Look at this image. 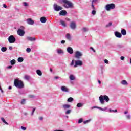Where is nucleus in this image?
I'll return each instance as SVG.
<instances>
[{
	"mask_svg": "<svg viewBox=\"0 0 131 131\" xmlns=\"http://www.w3.org/2000/svg\"><path fill=\"white\" fill-rule=\"evenodd\" d=\"M53 9L54 11L56 12H59V11H61L62 10V7L58 6L57 4H54L53 5Z\"/></svg>",
	"mask_w": 131,
	"mask_h": 131,
	"instance_id": "423d86ee",
	"label": "nucleus"
},
{
	"mask_svg": "<svg viewBox=\"0 0 131 131\" xmlns=\"http://www.w3.org/2000/svg\"><path fill=\"white\" fill-rule=\"evenodd\" d=\"M73 101V98L72 97H70L68 99V102L71 103Z\"/></svg>",
	"mask_w": 131,
	"mask_h": 131,
	"instance_id": "473e14b6",
	"label": "nucleus"
},
{
	"mask_svg": "<svg viewBox=\"0 0 131 131\" xmlns=\"http://www.w3.org/2000/svg\"><path fill=\"white\" fill-rule=\"evenodd\" d=\"M1 120L3 121V122H4V123H5V124H7V125L9 124L8 122H6V120H5L4 118H2Z\"/></svg>",
	"mask_w": 131,
	"mask_h": 131,
	"instance_id": "f704fd0d",
	"label": "nucleus"
},
{
	"mask_svg": "<svg viewBox=\"0 0 131 131\" xmlns=\"http://www.w3.org/2000/svg\"><path fill=\"white\" fill-rule=\"evenodd\" d=\"M26 39L27 40H29V41H35L36 40V39L34 37H27Z\"/></svg>",
	"mask_w": 131,
	"mask_h": 131,
	"instance_id": "2eb2a0df",
	"label": "nucleus"
},
{
	"mask_svg": "<svg viewBox=\"0 0 131 131\" xmlns=\"http://www.w3.org/2000/svg\"><path fill=\"white\" fill-rule=\"evenodd\" d=\"M121 60H122V61H123V60H124V57L121 56Z\"/></svg>",
	"mask_w": 131,
	"mask_h": 131,
	"instance_id": "864d4df0",
	"label": "nucleus"
},
{
	"mask_svg": "<svg viewBox=\"0 0 131 131\" xmlns=\"http://www.w3.org/2000/svg\"><path fill=\"white\" fill-rule=\"evenodd\" d=\"M24 59L23 57H19L17 59L18 62H19V63H22V61H24Z\"/></svg>",
	"mask_w": 131,
	"mask_h": 131,
	"instance_id": "c85d7f7f",
	"label": "nucleus"
},
{
	"mask_svg": "<svg viewBox=\"0 0 131 131\" xmlns=\"http://www.w3.org/2000/svg\"><path fill=\"white\" fill-rule=\"evenodd\" d=\"M7 50H8V49L7 48V47H3L1 48V51L2 52H3V53H5V52H7Z\"/></svg>",
	"mask_w": 131,
	"mask_h": 131,
	"instance_id": "b1692460",
	"label": "nucleus"
},
{
	"mask_svg": "<svg viewBox=\"0 0 131 131\" xmlns=\"http://www.w3.org/2000/svg\"><path fill=\"white\" fill-rule=\"evenodd\" d=\"M93 9V11L92 12V15H96V7H94V9Z\"/></svg>",
	"mask_w": 131,
	"mask_h": 131,
	"instance_id": "2f4dec72",
	"label": "nucleus"
},
{
	"mask_svg": "<svg viewBox=\"0 0 131 131\" xmlns=\"http://www.w3.org/2000/svg\"><path fill=\"white\" fill-rule=\"evenodd\" d=\"M82 56V53L79 51H76L75 52V57L76 59H80V57Z\"/></svg>",
	"mask_w": 131,
	"mask_h": 131,
	"instance_id": "1a4fd4ad",
	"label": "nucleus"
},
{
	"mask_svg": "<svg viewBox=\"0 0 131 131\" xmlns=\"http://www.w3.org/2000/svg\"><path fill=\"white\" fill-rule=\"evenodd\" d=\"M121 32L122 35H126V30H125V29H122Z\"/></svg>",
	"mask_w": 131,
	"mask_h": 131,
	"instance_id": "5701e85b",
	"label": "nucleus"
},
{
	"mask_svg": "<svg viewBox=\"0 0 131 131\" xmlns=\"http://www.w3.org/2000/svg\"><path fill=\"white\" fill-rule=\"evenodd\" d=\"M83 106V103H78L77 104V107L78 108H80V107H82Z\"/></svg>",
	"mask_w": 131,
	"mask_h": 131,
	"instance_id": "c756f323",
	"label": "nucleus"
},
{
	"mask_svg": "<svg viewBox=\"0 0 131 131\" xmlns=\"http://www.w3.org/2000/svg\"><path fill=\"white\" fill-rule=\"evenodd\" d=\"M104 63H105V64H108V63H109V61H108V60L105 59V60H104Z\"/></svg>",
	"mask_w": 131,
	"mask_h": 131,
	"instance_id": "de8ad7c7",
	"label": "nucleus"
},
{
	"mask_svg": "<svg viewBox=\"0 0 131 131\" xmlns=\"http://www.w3.org/2000/svg\"><path fill=\"white\" fill-rule=\"evenodd\" d=\"M117 48H122V45L118 44L117 45Z\"/></svg>",
	"mask_w": 131,
	"mask_h": 131,
	"instance_id": "49530a36",
	"label": "nucleus"
},
{
	"mask_svg": "<svg viewBox=\"0 0 131 131\" xmlns=\"http://www.w3.org/2000/svg\"><path fill=\"white\" fill-rule=\"evenodd\" d=\"M26 21L27 24H29V25H33L34 24V21L31 18H28Z\"/></svg>",
	"mask_w": 131,
	"mask_h": 131,
	"instance_id": "9d476101",
	"label": "nucleus"
},
{
	"mask_svg": "<svg viewBox=\"0 0 131 131\" xmlns=\"http://www.w3.org/2000/svg\"><path fill=\"white\" fill-rule=\"evenodd\" d=\"M71 29H75L76 28V23L75 22H71L70 25Z\"/></svg>",
	"mask_w": 131,
	"mask_h": 131,
	"instance_id": "9b49d317",
	"label": "nucleus"
},
{
	"mask_svg": "<svg viewBox=\"0 0 131 131\" xmlns=\"http://www.w3.org/2000/svg\"><path fill=\"white\" fill-rule=\"evenodd\" d=\"M91 50H92V51L94 50V48L93 47L90 48Z\"/></svg>",
	"mask_w": 131,
	"mask_h": 131,
	"instance_id": "338daca9",
	"label": "nucleus"
},
{
	"mask_svg": "<svg viewBox=\"0 0 131 131\" xmlns=\"http://www.w3.org/2000/svg\"><path fill=\"white\" fill-rule=\"evenodd\" d=\"M115 35L118 38H121V36H122V35L118 32H115Z\"/></svg>",
	"mask_w": 131,
	"mask_h": 131,
	"instance_id": "4468645a",
	"label": "nucleus"
},
{
	"mask_svg": "<svg viewBox=\"0 0 131 131\" xmlns=\"http://www.w3.org/2000/svg\"><path fill=\"white\" fill-rule=\"evenodd\" d=\"M74 62H75V61H74V60H72V62L70 64L71 66H73L74 65Z\"/></svg>",
	"mask_w": 131,
	"mask_h": 131,
	"instance_id": "a19ab883",
	"label": "nucleus"
},
{
	"mask_svg": "<svg viewBox=\"0 0 131 131\" xmlns=\"http://www.w3.org/2000/svg\"><path fill=\"white\" fill-rule=\"evenodd\" d=\"M71 113V110H68L66 112V114L68 115Z\"/></svg>",
	"mask_w": 131,
	"mask_h": 131,
	"instance_id": "c9c22d12",
	"label": "nucleus"
},
{
	"mask_svg": "<svg viewBox=\"0 0 131 131\" xmlns=\"http://www.w3.org/2000/svg\"><path fill=\"white\" fill-rule=\"evenodd\" d=\"M126 117L127 119H131V116L129 114L126 115Z\"/></svg>",
	"mask_w": 131,
	"mask_h": 131,
	"instance_id": "58836bf2",
	"label": "nucleus"
},
{
	"mask_svg": "<svg viewBox=\"0 0 131 131\" xmlns=\"http://www.w3.org/2000/svg\"><path fill=\"white\" fill-rule=\"evenodd\" d=\"M24 6H25V7H27V3L26 2H24L23 3Z\"/></svg>",
	"mask_w": 131,
	"mask_h": 131,
	"instance_id": "8fccbe9b",
	"label": "nucleus"
},
{
	"mask_svg": "<svg viewBox=\"0 0 131 131\" xmlns=\"http://www.w3.org/2000/svg\"><path fill=\"white\" fill-rule=\"evenodd\" d=\"M61 43H62V45H64V43H65V40H63L61 41Z\"/></svg>",
	"mask_w": 131,
	"mask_h": 131,
	"instance_id": "603ef678",
	"label": "nucleus"
},
{
	"mask_svg": "<svg viewBox=\"0 0 131 131\" xmlns=\"http://www.w3.org/2000/svg\"><path fill=\"white\" fill-rule=\"evenodd\" d=\"M54 131H64L63 130H54Z\"/></svg>",
	"mask_w": 131,
	"mask_h": 131,
	"instance_id": "680f3d73",
	"label": "nucleus"
},
{
	"mask_svg": "<svg viewBox=\"0 0 131 131\" xmlns=\"http://www.w3.org/2000/svg\"><path fill=\"white\" fill-rule=\"evenodd\" d=\"M57 52L58 54H63V53H64L63 50H62V49H57Z\"/></svg>",
	"mask_w": 131,
	"mask_h": 131,
	"instance_id": "393cba45",
	"label": "nucleus"
},
{
	"mask_svg": "<svg viewBox=\"0 0 131 131\" xmlns=\"http://www.w3.org/2000/svg\"><path fill=\"white\" fill-rule=\"evenodd\" d=\"M82 121H83V120L81 118V119H79L78 123H81V122H82Z\"/></svg>",
	"mask_w": 131,
	"mask_h": 131,
	"instance_id": "79ce46f5",
	"label": "nucleus"
},
{
	"mask_svg": "<svg viewBox=\"0 0 131 131\" xmlns=\"http://www.w3.org/2000/svg\"><path fill=\"white\" fill-rule=\"evenodd\" d=\"M9 90H12V86H10L8 88Z\"/></svg>",
	"mask_w": 131,
	"mask_h": 131,
	"instance_id": "052dcab7",
	"label": "nucleus"
},
{
	"mask_svg": "<svg viewBox=\"0 0 131 131\" xmlns=\"http://www.w3.org/2000/svg\"><path fill=\"white\" fill-rule=\"evenodd\" d=\"M71 106L69 104H63L62 105V108L63 109H64V110H67V109H69V108H70Z\"/></svg>",
	"mask_w": 131,
	"mask_h": 131,
	"instance_id": "dca6fc26",
	"label": "nucleus"
},
{
	"mask_svg": "<svg viewBox=\"0 0 131 131\" xmlns=\"http://www.w3.org/2000/svg\"><path fill=\"white\" fill-rule=\"evenodd\" d=\"M42 119H43V118L42 117H39V120H42Z\"/></svg>",
	"mask_w": 131,
	"mask_h": 131,
	"instance_id": "6e6d98bb",
	"label": "nucleus"
},
{
	"mask_svg": "<svg viewBox=\"0 0 131 131\" xmlns=\"http://www.w3.org/2000/svg\"><path fill=\"white\" fill-rule=\"evenodd\" d=\"M56 79H59V77H55Z\"/></svg>",
	"mask_w": 131,
	"mask_h": 131,
	"instance_id": "0e129e2a",
	"label": "nucleus"
},
{
	"mask_svg": "<svg viewBox=\"0 0 131 131\" xmlns=\"http://www.w3.org/2000/svg\"><path fill=\"white\" fill-rule=\"evenodd\" d=\"M105 9L106 11H110L111 10H114L115 9V4L111 3L105 6Z\"/></svg>",
	"mask_w": 131,
	"mask_h": 131,
	"instance_id": "20e7f679",
	"label": "nucleus"
},
{
	"mask_svg": "<svg viewBox=\"0 0 131 131\" xmlns=\"http://www.w3.org/2000/svg\"><path fill=\"white\" fill-rule=\"evenodd\" d=\"M36 73L39 75V76H41V75H42V72H41V71H40V70H37Z\"/></svg>",
	"mask_w": 131,
	"mask_h": 131,
	"instance_id": "4be33fe9",
	"label": "nucleus"
},
{
	"mask_svg": "<svg viewBox=\"0 0 131 131\" xmlns=\"http://www.w3.org/2000/svg\"><path fill=\"white\" fill-rule=\"evenodd\" d=\"M26 102V100L25 99H23L21 102V105H24V104H25Z\"/></svg>",
	"mask_w": 131,
	"mask_h": 131,
	"instance_id": "4c0bfd02",
	"label": "nucleus"
},
{
	"mask_svg": "<svg viewBox=\"0 0 131 131\" xmlns=\"http://www.w3.org/2000/svg\"><path fill=\"white\" fill-rule=\"evenodd\" d=\"M12 67L10 66H8V68L9 69H11V68H12Z\"/></svg>",
	"mask_w": 131,
	"mask_h": 131,
	"instance_id": "bf43d9fd",
	"label": "nucleus"
},
{
	"mask_svg": "<svg viewBox=\"0 0 131 131\" xmlns=\"http://www.w3.org/2000/svg\"><path fill=\"white\" fill-rule=\"evenodd\" d=\"M9 50H10V51H12V50H13V47H12V46H10V47H9Z\"/></svg>",
	"mask_w": 131,
	"mask_h": 131,
	"instance_id": "3c124183",
	"label": "nucleus"
},
{
	"mask_svg": "<svg viewBox=\"0 0 131 131\" xmlns=\"http://www.w3.org/2000/svg\"><path fill=\"white\" fill-rule=\"evenodd\" d=\"M11 65H15L16 64V60L15 59H13L10 61Z\"/></svg>",
	"mask_w": 131,
	"mask_h": 131,
	"instance_id": "7c9ffc66",
	"label": "nucleus"
},
{
	"mask_svg": "<svg viewBox=\"0 0 131 131\" xmlns=\"http://www.w3.org/2000/svg\"><path fill=\"white\" fill-rule=\"evenodd\" d=\"M60 2L61 3H63L64 4V7L66 8L67 9H68L69 8H72L73 7V3L72 2H70L68 0H60Z\"/></svg>",
	"mask_w": 131,
	"mask_h": 131,
	"instance_id": "f03ea898",
	"label": "nucleus"
},
{
	"mask_svg": "<svg viewBox=\"0 0 131 131\" xmlns=\"http://www.w3.org/2000/svg\"><path fill=\"white\" fill-rule=\"evenodd\" d=\"M90 121H91V120H86V121H84L83 122V123H84V124H86V123H88V122H90Z\"/></svg>",
	"mask_w": 131,
	"mask_h": 131,
	"instance_id": "c03bdc74",
	"label": "nucleus"
},
{
	"mask_svg": "<svg viewBox=\"0 0 131 131\" xmlns=\"http://www.w3.org/2000/svg\"><path fill=\"white\" fill-rule=\"evenodd\" d=\"M94 108L99 109L100 110H101V111H106L107 107H104V108L97 106H93V107H92V109Z\"/></svg>",
	"mask_w": 131,
	"mask_h": 131,
	"instance_id": "ddd939ff",
	"label": "nucleus"
},
{
	"mask_svg": "<svg viewBox=\"0 0 131 131\" xmlns=\"http://www.w3.org/2000/svg\"><path fill=\"white\" fill-rule=\"evenodd\" d=\"M60 23L63 27H66V23L63 20H60Z\"/></svg>",
	"mask_w": 131,
	"mask_h": 131,
	"instance_id": "a878e982",
	"label": "nucleus"
},
{
	"mask_svg": "<svg viewBox=\"0 0 131 131\" xmlns=\"http://www.w3.org/2000/svg\"><path fill=\"white\" fill-rule=\"evenodd\" d=\"M93 51L94 52V53H96V50H95V49H94Z\"/></svg>",
	"mask_w": 131,
	"mask_h": 131,
	"instance_id": "774afa93",
	"label": "nucleus"
},
{
	"mask_svg": "<svg viewBox=\"0 0 131 131\" xmlns=\"http://www.w3.org/2000/svg\"><path fill=\"white\" fill-rule=\"evenodd\" d=\"M77 66H82V61H81V60H78L75 61V65H74V67L76 68Z\"/></svg>",
	"mask_w": 131,
	"mask_h": 131,
	"instance_id": "0eeeda50",
	"label": "nucleus"
},
{
	"mask_svg": "<svg viewBox=\"0 0 131 131\" xmlns=\"http://www.w3.org/2000/svg\"><path fill=\"white\" fill-rule=\"evenodd\" d=\"M121 84H123L124 85H127V82L125 80H123L121 82Z\"/></svg>",
	"mask_w": 131,
	"mask_h": 131,
	"instance_id": "cd10ccee",
	"label": "nucleus"
},
{
	"mask_svg": "<svg viewBox=\"0 0 131 131\" xmlns=\"http://www.w3.org/2000/svg\"><path fill=\"white\" fill-rule=\"evenodd\" d=\"M67 52L69 54H73V49L71 47H68L67 48Z\"/></svg>",
	"mask_w": 131,
	"mask_h": 131,
	"instance_id": "a211bd4d",
	"label": "nucleus"
},
{
	"mask_svg": "<svg viewBox=\"0 0 131 131\" xmlns=\"http://www.w3.org/2000/svg\"><path fill=\"white\" fill-rule=\"evenodd\" d=\"M17 34L18 35H19V36H24V34H25V31L21 29H19L17 30Z\"/></svg>",
	"mask_w": 131,
	"mask_h": 131,
	"instance_id": "6e6552de",
	"label": "nucleus"
},
{
	"mask_svg": "<svg viewBox=\"0 0 131 131\" xmlns=\"http://www.w3.org/2000/svg\"><path fill=\"white\" fill-rule=\"evenodd\" d=\"M66 21H70V19H69L68 18H66Z\"/></svg>",
	"mask_w": 131,
	"mask_h": 131,
	"instance_id": "4d7b16f0",
	"label": "nucleus"
},
{
	"mask_svg": "<svg viewBox=\"0 0 131 131\" xmlns=\"http://www.w3.org/2000/svg\"><path fill=\"white\" fill-rule=\"evenodd\" d=\"M40 21L41 23H46V22H47V18H46V17H41Z\"/></svg>",
	"mask_w": 131,
	"mask_h": 131,
	"instance_id": "6ab92c4d",
	"label": "nucleus"
},
{
	"mask_svg": "<svg viewBox=\"0 0 131 131\" xmlns=\"http://www.w3.org/2000/svg\"><path fill=\"white\" fill-rule=\"evenodd\" d=\"M109 112H117V110H112L111 109H110L109 110Z\"/></svg>",
	"mask_w": 131,
	"mask_h": 131,
	"instance_id": "ea45409f",
	"label": "nucleus"
},
{
	"mask_svg": "<svg viewBox=\"0 0 131 131\" xmlns=\"http://www.w3.org/2000/svg\"><path fill=\"white\" fill-rule=\"evenodd\" d=\"M3 7L4 8H7V5H6V4H4Z\"/></svg>",
	"mask_w": 131,
	"mask_h": 131,
	"instance_id": "13d9d810",
	"label": "nucleus"
},
{
	"mask_svg": "<svg viewBox=\"0 0 131 131\" xmlns=\"http://www.w3.org/2000/svg\"><path fill=\"white\" fill-rule=\"evenodd\" d=\"M20 28H21V29H23L24 28V27H23V26H21L20 27Z\"/></svg>",
	"mask_w": 131,
	"mask_h": 131,
	"instance_id": "e2e57ef3",
	"label": "nucleus"
},
{
	"mask_svg": "<svg viewBox=\"0 0 131 131\" xmlns=\"http://www.w3.org/2000/svg\"><path fill=\"white\" fill-rule=\"evenodd\" d=\"M8 41L9 43H14L16 41V38L13 35H10L8 37Z\"/></svg>",
	"mask_w": 131,
	"mask_h": 131,
	"instance_id": "39448f33",
	"label": "nucleus"
},
{
	"mask_svg": "<svg viewBox=\"0 0 131 131\" xmlns=\"http://www.w3.org/2000/svg\"><path fill=\"white\" fill-rule=\"evenodd\" d=\"M21 129H23V130H26V127L21 126Z\"/></svg>",
	"mask_w": 131,
	"mask_h": 131,
	"instance_id": "09e8293b",
	"label": "nucleus"
},
{
	"mask_svg": "<svg viewBox=\"0 0 131 131\" xmlns=\"http://www.w3.org/2000/svg\"><path fill=\"white\" fill-rule=\"evenodd\" d=\"M88 30H89V29L85 27L83 28L82 29V31H83V32H86V31H88Z\"/></svg>",
	"mask_w": 131,
	"mask_h": 131,
	"instance_id": "72a5a7b5",
	"label": "nucleus"
},
{
	"mask_svg": "<svg viewBox=\"0 0 131 131\" xmlns=\"http://www.w3.org/2000/svg\"><path fill=\"white\" fill-rule=\"evenodd\" d=\"M35 108H34L32 110V113H31V115H33L34 113V111H35Z\"/></svg>",
	"mask_w": 131,
	"mask_h": 131,
	"instance_id": "a18cd8bd",
	"label": "nucleus"
},
{
	"mask_svg": "<svg viewBox=\"0 0 131 131\" xmlns=\"http://www.w3.org/2000/svg\"><path fill=\"white\" fill-rule=\"evenodd\" d=\"M61 90L62 92H64L65 93H68V92H69V89L64 86H62L61 87Z\"/></svg>",
	"mask_w": 131,
	"mask_h": 131,
	"instance_id": "f8f14e48",
	"label": "nucleus"
},
{
	"mask_svg": "<svg viewBox=\"0 0 131 131\" xmlns=\"http://www.w3.org/2000/svg\"><path fill=\"white\" fill-rule=\"evenodd\" d=\"M66 37L68 40H71V35H70V34L67 33L66 35Z\"/></svg>",
	"mask_w": 131,
	"mask_h": 131,
	"instance_id": "412c9836",
	"label": "nucleus"
},
{
	"mask_svg": "<svg viewBox=\"0 0 131 131\" xmlns=\"http://www.w3.org/2000/svg\"><path fill=\"white\" fill-rule=\"evenodd\" d=\"M67 12L65 10H62L59 12L60 16H66Z\"/></svg>",
	"mask_w": 131,
	"mask_h": 131,
	"instance_id": "f3484780",
	"label": "nucleus"
},
{
	"mask_svg": "<svg viewBox=\"0 0 131 131\" xmlns=\"http://www.w3.org/2000/svg\"><path fill=\"white\" fill-rule=\"evenodd\" d=\"M99 99L102 105H104L105 101H106V102H109V97H108L107 95H101L100 96ZM104 100L105 101H104Z\"/></svg>",
	"mask_w": 131,
	"mask_h": 131,
	"instance_id": "7ed1b4c3",
	"label": "nucleus"
},
{
	"mask_svg": "<svg viewBox=\"0 0 131 131\" xmlns=\"http://www.w3.org/2000/svg\"><path fill=\"white\" fill-rule=\"evenodd\" d=\"M24 78L26 80H29L30 79V76H29L28 75H25L24 76Z\"/></svg>",
	"mask_w": 131,
	"mask_h": 131,
	"instance_id": "bb28decb",
	"label": "nucleus"
},
{
	"mask_svg": "<svg viewBox=\"0 0 131 131\" xmlns=\"http://www.w3.org/2000/svg\"><path fill=\"white\" fill-rule=\"evenodd\" d=\"M124 114H127L128 113V111H126L124 112Z\"/></svg>",
	"mask_w": 131,
	"mask_h": 131,
	"instance_id": "5fc2aeb1",
	"label": "nucleus"
},
{
	"mask_svg": "<svg viewBox=\"0 0 131 131\" xmlns=\"http://www.w3.org/2000/svg\"><path fill=\"white\" fill-rule=\"evenodd\" d=\"M70 80H75V76L74 75L71 74L69 76Z\"/></svg>",
	"mask_w": 131,
	"mask_h": 131,
	"instance_id": "aec40b11",
	"label": "nucleus"
},
{
	"mask_svg": "<svg viewBox=\"0 0 131 131\" xmlns=\"http://www.w3.org/2000/svg\"><path fill=\"white\" fill-rule=\"evenodd\" d=\"M98 83H99V84H101V81L100 80H98Z\"/></svg>",
	"mask_w": 131,
	"mask_h": 131,
	"instance_id": "69168bd1",
	"label": "nucleus"
},
{
	"mask_svg": "<svg viewBox=\"0 0 131 131\" xmlns=\"http://www.w3.org/2000/svg\"><path fill=\"white\" fill-rule=\"evenodd\" d=\"M112 25V23L110 22L108 24L106 25V27H109V26H111Z\"/></svg>",
	"mask_w": 131,
	"mask_h": 131,
	"instance_id": "37998d69",
	"label": "nucleus"
},
{
	"mask_svg": "<svg viewBox=\"0 0 131 131\" xmlns=\"http://www.w3.org/2000/svg\"><path fill=\"white\" fill-rule=\"evenodd\" d=\"M14 83L16 88H18V89H22L24 88V84H23V82L18 79H15L14 80Z\"/></svg>",
	"mask_w": 131,
	"mask_h": 131,
	"instance_id": "f257e3e1",
	"label": "nucleus"
},
{
	"mask_svg": "<svg viewBox=\"0 0 131 131\" xmlns=\"http://www.w3.org/2000/svg\"><path fill=\"white\" fill-rule=\"evenodd\" d=\"M26 52L27 53H30V52H31V49H30V48H28L26 49Z\"/></svg>",
	"mask_w": 131,
	"mask_h": 131,
	"instance_id": "e433bc0d",
	"label": "nucleus"
}]
</instances>
